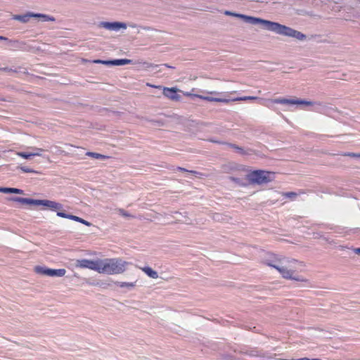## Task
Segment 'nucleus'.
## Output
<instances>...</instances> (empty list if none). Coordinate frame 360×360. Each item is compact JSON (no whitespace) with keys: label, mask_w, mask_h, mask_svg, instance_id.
I'll list each match as a JSON object with an SVG mask.
<instances>
[{"label":"nucleus","mask_w":360,"mask_h":360,"mask_svg":"<svg viewBox=\"0 0 360 360\" xmlns=\"http://www.w3.org/2000/svg\"><path fill=\"white\" fill-rule=\"evenodd\" d=\"M354 251L356 254H360V248L354 249Z\"/></svg>","instance_id":"obj_41"},{"label":"nucleus","mask_w":360,"mask_h":360,"mask_svg":"<svg viewBox=\"0 0 360 360\" xmlns=\"http://www.w3.org/2000/svg\"><path fill=\"white\" fill-rule=\"evenodd\" d=\"M57 216L58 217H63V218H66V219H72V220H74L75 221H77V222H79L81 224H83L87 226H91V224L84 219H83L82 218H80L77 216H75V215H72V214H66L65 212H57Z\"/></svg>","instance_id":"obj_13"},{"label":"nucleus","mask_w":360,"mask_h":360,"mask_svg":"<svg viewBox=\"0 0 360 360\" xmlns=\"http://www.w3.org/2000/svg\"><path fill=\"white\" fill-rule=\"evenodd\" d=\"M283 195L290 198H295L297 195V194L295 192H287V193H283Z\"/></svg>","instance_id":"obj_30"},{"label":"nucleus","mask_w":360,"mask_h":360,"mask_svg":"<svg viewBox=\"0 0 360 360\" xmlns=\"http://www.w3.org/2000/svg\"><path fill=\"white\" fill-rule=\"evenodd\" d=\"M162 66H164V67H167V68H171L170 66H169V65H167V64H164V65H162Z\"/></svg>","instance_id":"obj_45"},{"label":"nucleus","mask_w":360,"mask_h":360,"mask_svg":"<svg viewBox=\"0 0 360 360\" xmlns=\"http://www.w3.org/2000/svg\"><path fill=\"white\" fill-rule=\"evenodd\" d=\"M224 14L226 15H231L241 18L245 22L252 25L260 24L263 28L281 35L291 37L300 41H303L306 39V35L302 32L278 22L264 20L259 18L248 16L243 14L236 13L229 11H226Z\"/></svg>","instance_id":"obj_1"},{"label":"nucleus","mask_w":360,"mask_h":360,"mask_svg":"<svg viewBox=\"0 0 360 360\" xmlns=\"http://www.w3.org/2000/svg\"><path fill=\"white\" fill-rule=\"evenodd\" d=\"M178 169H179V170H181V171L188 172V170H186V169L182 168V167H179Z\"/></svg>","instance_id":"obj_43"},{"label":"nucleus","mask_w":360,"mask_h":360,"mask_svg":"<svg viewBox=\"0 0 360 360\" xmlns=\"http://www.w3.org/2000/svg\"><path fill=\"white\" fill-rule=\"evenodd\" d=\"M283 257V256L276 255L273 252H266L262 257L261 262L264 265L276 269Z\"/></svg>","instance_id":"obj_7"},{"label":"nucleus","mask_w":360,"mask_h":360,"mask_svg":"<svg viewBox=\"0 0 360 360\" xmlns=\"http://www.w3.org/2000/svg\"><path fill=\"white\" fill-rule=\"evenodd\" d=\"M343 155L352 157V158H360V153H347L343 154Z\"/></svg>","instance_id":"obj_33"},{"label":"nucleus","mask_w":360,"mask_h":360,"mask_svg":"<svg viewBox=\"0 0 360 360\" xmlns=\"http://www.w3.org/2000/svg\"><path fill=\"white\" fill-rule=\"evenodd\" d=\"M195 96L197 98H199L200 99L210 101V102L214 101V102L229 103L231 101V99H228V98H214V97H211V96H202V95H195Z\"/></svg>","instance_id":"obj_16"},{"label":"nucleus","mask_w":360,"mask_h":360,"mask_svg":"<svg viewBox=\"0 0 360 360\" xmlns=\"http://www.w3.org/2000/svg\"><path fill=\"white\" fill-rule=\"evenodd\" d=\"M295 105H303L310 106V105H313L314 103L311 101H305V100H302V99H300V98H295Z\"/></svg>","instance_id":"obj_26"},{"label":"nucleus","mask_w":360,"mask_h":360,"mask_svg":"<svg viewBox=\"0 0 360 360\" xmlns=\"http://www.w3.org/2000/svg\"><path fill=\"white\" fill-rule=\"evenodd\" d=\"M172 214L173 215L172 217L176 222L191 224L190 219L186 215H183L179 212H174Z\"/></svg>","instance_id":"obj_15"},{"label":"nucleus","mask_w":360,"mask_h":360,"mask_svg":"<svg viewBox=\"0 0 360 360\" xmlns=\"http://www.w3.org/2000/svg\"><path fill=\"white\" fill-rule=\"evenodd\" d=\"M222 172L227 174L243 172L246 171L245 167L234 162H228L221 166Z\"/></svg>","instance_id":"obj_10"},{"label":"nucleus","mask_w":360,"mask_h":360,"mask_svg":"<svg viewBox=\"0 0 360 360\" xmlns=\"http://www.w3.org/2000/svg\"><path fill=\"white\" fill-rule=\"evenodd\" d=\"M93 62L98 64L111 65V60H95Z\"/></svg>","instance_id":"obj_31"},{"label":"nucleus","mask_w":360,"mask_h":360,"mask_svg":"<svg viewBox=\"0 0 360 360\" xmlns=\"http://www.w3.org/2000/svg\"><path fill=\"white\" fill-rule=\"evenodd\" d=\"M11 200L25 205H43L54 211H60L63 209V205L60 203L49 200H35L32 198L19 197L13 198H11Z\"/></svg>","instance_id":"obj_4"},{"label":"nucleus","mask_w":360,"mask_h":360,"mask_svg":"<svg viewBox=\"0 0 360 360\" xmlns=\"http://www.w3.org/2000/svg\"><path fill=\"white\" fill-rule=\"evenodd\" d=\"M165 314L170 317L169 328L176 333H179L180 329L183 328L184 321L182 316L179 313L174 312L171 309H167Z\"/></svg>","instance_id":"obj_6"},{"label":"nucleus","mask_w":360,"mask_h":360,"mask_svg":"<svg viewBox=\"0 0 360 360\" xmlns=\"http://www.w3.org/2000/svg\"><path fill=\"white\" fill-rule=\"evenodd\" d=\"M12 18L15 20H18L22 23H27L29 22L30 19L32 18V13L28 12L25 15H13Z\"/></svg>","instance_id":"obj_17"},{"label":"nucleus","mask_w":360,"mask_h":360,"mask_svg":"<svg viewBox=\"0 0 360 360\" xmlns=\"http://www.w3.org/2000/svg\"><path fill=\"white\" fill-rule=\"evenodd\" d=\"M86 155L89 156V157H91L93 158L101 159V160H105L109 158V156H107V155H102V154H100V153H94V152H87L86 153Z\"/></svg>","instance_id":"obj_24"},{"label":"nucleus","mask_w":360,"mask_h":360,"mask_svg":"<svg viewBox=\"0 0 360 360\" xmlns=\"http://www.w3.org/2000/svg\"><path fill=\"white\" fill-rule=\"evenodd\" d=\"M304 266L302 262L283 256L276 270L284 279L305 283L307 279L297 274L298 269Z\"/></svg>","instance_id":"obj_2"},{"label":"nucleus","mask_w":360,"mask_h":360,"mask_svg":"<svg viewBox=\"0 0 360 360\" xmlns=\"http://www.w3.org/2000/svg\"><path fill=\"white\" fill-rule=\"evenodd\" d=\"M20 169L22 172H26V173H37V171H34L32 169H30V168L26 167H20Z\"/></svg>","instance_id":"obj_29"},{"label":"nucleus","mask_w":360,"mask_h":360,"mask_svg":"<svg viewBox=\"0 0 360 360\" xmlns=\"http://www.w3.org/2000/svg\"><path fill=\"white\" fill-rule=\"evenodd\" d=\"M129 262L121 258H107L99 259V274H105L108 275L121 274L124 273Z\"/></svg>","instance_id":"obj_3"},{"label":"nucleus","mask_w":360,"mask_h":360,"mask_svg":"<svg viewBox=\"0 0 360 360\" xmlns=\"http://www.w3.org/2000/svg\"><path fill=\"white\" fill-rule=\"evenodd\" d=\"M272 101L275 103H280V104H288V105H295V98H276L272 100Z\"/></svg>","instance_id":"obj_20"},{"label":"nucleus","mask_w":360,"mask_h":360,"mask_svg":"<svg viewBox=\"0 0 360 360\" xmlns=\"http://www.w3.org/2000/svg\"><path fill=\"white\" fill-rule=\"evenodd\" d=\"M184 94L186 96H193V97H195V94H191V93H189V92H184Z\"/></svg>","instance_id":"obj_37"},{"label":"nucleus","mask_w":360,"mask_h":360,"mask_svg":"<svg viewBox=\"0 0 360 360\" xmlns=\"http://www.w3.org/2000/svg\"><path fill=\"white\" fill-rule=\"evenodd\" d=\"M34 271L38 274L51 277H63L66 274L65 269H53L42 266H35Z\"/></svg>","instance_id":"obj_8"},{"label":"nucleus","mask_w":360,"mask_h":360,"mask_svg":"<svg viewBox=\"0 0 360 360\" xmlns=\"http://www.w3.org/2000/svg\"><path fill=\"white\" fill-rule=\"evenodd\" d=\"M147 85L149 86L153 87V88L162 89L161 86H155V85H152V84H147Z\"/></svg>","instance_id":"obj_40"},{"label":"nucleus","mask_w":360,"mask_h":360,"mask_svg":"<svg viewBox=\"0 0 360 360\" xmlns=\"http://www.w3.org/2000/svg\"><path fill=\"white\" fill-rule=\"evenodd\" d=\"M274 174L264 170H255L247 175V179L251 184L258 185L269 183L273 180Z\"/></svg>","instance_id":"obj_5"},{"label":"nucleus","mask_w":360,"mask_h":360,"mask_svg":"<svg viewBox=\"0 0 360 360\" xmlns=\"http://www.w3.org/2000/svg\"><path fill=\"white\" fill-rule=\"evenodd\" d=\"M276 360H297V359H286L278 358Z\"/></svg>","instance_id":"obj_42"},{"label":"nucleus","mask_w":360,"mask_h":360,"mask_svg":"<svg viewBox=\"0 0 360 360\" xmlns=\"http://www.w3.org/2000/svg\"><path fill=\"white\" fill-rule=\"evenodd\" d=\"M229 179L235 183H236L237 184L240 185V186H243V184H242V181L239 178H236V177H233V176H230L229 177Z\"/></svg>","instance_id":"obj_32"},{"label":"nucleus","mask_w":360,"mask_h":360,"mask_svg":"<svg viewBox=\"0 0 360 360\" xmlns=\"http://www.w3.org/2000/svg\"><path fill=\"white\" fill-rule=\"evenodd\" d=\"M117 212L118 213V214L129 219L134 218V216H133L132 214H131L130 213H129L128 212L122 208L117 209Z\"/></svg>","instance_id":"obj_25"},{"label":"nucleus","mask_w":360,"mask_h":360,"mask_svg":"<svg viewBox=\"0 0 360 360\" xmlns=\"http://www.w3.org/2000/svg\"><path fill=\"white\" fill-rule=\"evenodd\" d=\"M179 91H181L176 87H163L162 88V94L163 95L168 98L169 99L172 101H178L181 99V96L179 95L177 93Z\"/></svg>","instance_id":"obj_12"},{"label":"nucleus","mask_w":360,"mask_h":360,"mask_svg":"<svg viewBox=\"0 0 360 360\" xmlns=\"http://www.w3.org/2000/svg\"><path fill=\"white\" fill-rule=\"evenodd\" d=\"M207 93H209V94H217V92H215V91H208Z\"/></svg>","instance_id":"obj_44"},{"label":"nucleus","mask_w":360,"mask_h":360,"mask_svg":"<svg viewBox=\"0 0 360 360\" xmlns=\"http://www.w3.org/2000/svg\"><path fill=\"white\" fill-rule=\"evenodd\" d=\"M211 141H212V142H214V143H219V141H213V140H212Z\"/></svg>","instance_id":"obj_46"},{"label":"nucleus","mask_w":360,"mask_h":360,"mask_svg":"<svg viewBox=\"0 0 360 360\" xmlns=\"http://www.w3.org/2000/svg\"><path fill=\"white\" fill-rule=\"evenodd\" d=\"M231 148H233L238 153L242 155H249L250 150H245L244 148L239 147L235 144L226 143Z\"/></svg>","instance_id":"obj_21"},{"label":"nucleus","mask_w":360,"mask_h":360,"mask_svg":"<svg viewBox=\"0 0 360 360\" xmlns=\"http://www.w3.org/2000/svg\"><path fill=\"white\" fill-rule=\"evenodd\" d=\"M131 63H132V60L129 59H116L111 60V65H124Z\"/></svg>","instance_id":"obj_22"},{"label":"nucleus","mask_w":360,"mask_h":360,"mask_svg":"<svg viewBox=\"0 0 360 360\" xmlns=\"http://www.w3.org/2000/svg\"><path fill=\"white\" fill-rule=\"evenodd\" d=\"M0 41H9V39L7 37H6L0 36Z\"/></svg>","instance_id":"obj_38"},{"label":"nucleus","mask_w":360,"mask_h":360,"mask_svg":"<svg viewBox=\"0 0 360 360\" xmlns=\"http://www.w3.org/2000/svg\"><path fill=\"white\" fill-rule=\"evenodd\" d=\"M143 65H145V67H146V68H149L153 67V65H152V64L148 63H146V62L143 63Z\"/></svg>","instance_id":"obj_39"},{"label":"nucleus","mask_w":360,"mask_h":360,"mask_svg":"<svg viewBox=\"0 0 360 360\" xmlns=\"http://www.w3.org/2000/svg\"><path fill=\"white\" fill-rule=\"evenodd\" d=\"M32 18H39L40 20H41L43 22L54 21L55 20V18L53 17H51V16L46 15V14H42V13H32Z\"/></svg>","instance_id":"obj_19"},{"label":"nucleus","mask_w":360,"mask_h":360,"mask_svg":"<svg viewBox=\"0 0 360 360\" xmlns=\"http://www.w3.org/2000/svg\"><path fill=\"white\" fill-rule=\"evenodd\" d=\"M9 193H15V194H21L22 195L23 191L21 189L15 188H9Z\"/></svg>","instance_id":"obj_28"},{"label":"nucleus","mask_w":360,"mask_h":360,"mask_svg":"<svg viewBox=\"0 0 360 360\" xmlns=\"http://www.w3.org/2000/svg\"><path fill=\"white\" fill-rule=\"evenodd\" d=\"M143 272H144L148 277L153 279H157L158 278V274L156 271L153 270L150 266H144L140 268Z\"/></svg>","instance_id":"obj_18"},{"label":"nucleus","mask_w":360,"mask_h":360,"mask_svg":"<svg viewBox=\"0 0 360 360\" xmlns=\"http://www.w3.org/2000/svg\"><path fill=\"white\" fill-rule=\"evenodd\" d=\"M258 97L256 96H242V97H237L233 99H231V101H248V100H257L258 99Z\"/></svg>","instance_id":"obj_27"},{"label":"nucleus","mask_w":360,"mask_h":360,"mask_svg":"<svg viewBox=\"0 0 360 360\" xmlns=\"http://www.w3.org/2000/svg\"><path fill=\"white\" fill-rule=\"evenodd\" d=\"M45 150L43 149V148H34V152H32V153H39V154H42L43 152H44Z\"/></svg>","instance_id":"obj_34"},{"label":"nucleus","mask_w":360,"mask_h":360,"mask_svg":"<svg viewBox=\"0 0 360 360\" xmlns=\"http://www.w3.org/2000/svg\"><path fill=\"white\" fill-rule=\"evenodd\" d=\"M0 193H9V188L0 187Z\"/></svg>","instance_id":"obj_35"},{"label":"nucleus","mask_w":360,"mask_h":360,"mask_svg":"<svg viewBox=\"0 0 360 360\" xmlns=\"http://www.w3.org/2000/svg\"><path fill=\"white\" fill-rule=\"evenodd\" d=\"M115 283L120 288H124L127 289V290H131L136 287L138 280H134L131 282L116 281Z\"/></svg>","instance_id":"obj_14"},{"label":"nucleus","mask_w":360,"mask_h":360,"mask_svg":"<svg viewBox=\"0 0 360 360\" xmlns=\"http://www.w3.org/2000/svg\"><path fill=\"white\" fill-rule=\"evenodd\" d=\"M297 360H321L320 359H309V358H307V357H303V358H300V359H297Z\"/></svg>","instance_id":"obj_36"},{"label":"nucleus","mask_w":360,"mask_h":360,"mask_svg":"<svg viewBox=\"0 0 360 360\" xmlns=\"http://www.w3.org/2000/svg\"><path fill=\"white\" fill-rule=\"evenodd\" d=\"M357 1H359L360 3V0H356Z\"/></svg>","instance_id":"obj_47"},{"label":"nucleus","mask_w":360,"mask_h":360,"mask_svg":"<svg viewBox=\"0 0 360 360\" xmlns=\"http://www.w3.org/2000/svg\"><path fill=\"white\" fill-rule=\"evenodd\" d=\"M99 27H103L108 30L118 31L120 29H127V24L121 22H101Z\"/></svg>","instance_id":"obj_11"},{"label":"nucleus","mask_w":360,"mask_h":360,"mask_svg":"<svg viewBox=\"0 0 360 360\" xmlns=\"http://www.w3.org/2000/svg\"><path fill=\"white\" fill-rule=\"evenodd\" d=\"M99 259H100L96 260H91L87 259H77L75 262V266L77 268L94 270L98 273Z\"/></svg>","instance_id":"obj_9"},{"label":"nucleus","mask_w":360,"mask_h":360,"mask_svg":"<svg viewBox=\"0 0 360 360\" xmlns=\"http://www.w3.org/2000/svg\"><path fill=\"white\" fill-rule=\"evenodd\" d=\"M16 154H17V155L22 157L27 160L30 159V158L33 157V156H39V157L43 156L42 154L32 153H25V152H18Z\"/></svg>","instance_id":"obj_23"}]
</instances>
